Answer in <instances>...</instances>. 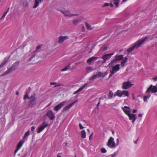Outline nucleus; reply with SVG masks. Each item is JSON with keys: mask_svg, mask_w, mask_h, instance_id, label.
<instances>
[{"mask_svg": "<svg viewBox=\"0 0 157 157\" xmlns=\"http://www.w3.org/2000/svg\"><path fill=\"white\" fill-rule=\"evenodd\" d=\"M19 63L20 62L19 61H16L13 63L11 67L8 68L4 73L1 75V76H2L5 75L13 71H15L18 67Z\"/></svg>", "mask_w": 157, "mask_h": 157, "instance_id": "1", "label": "nucleus"}, {"mask_svg": "<svg viewBox=\"0 0 157 157\" xmlns=\"http://www.w3.org/2000/svg\"><path fill=\"white\" fill-rule=\"evenodd\" d=\"M147 37H145L144 38L138 41V42H137L133 46L128 49L127 50V52L128 53H130L131 52H132L135 48H138L145 41V40L147 39Z\"/></svg>", "mask_w": 157, "mask_h": 157, "instance_id": "2", "label": "nucleus"}, {"mask_svg": "<svg viewBox=\"0 0 157 157\" xmlns=\"http://www.w3.org/2000/svg\"><path fill=\"white\" fill-rule=\"evenodd\" d=\"M59 11L62 13L64 16L65 17H72L74 16H76L77 14H73L71 13L69 10H68L63 9V10H59Z\"/></svg>", "mask_w": 157, "mask_h": 157, "instance_id": "3", "label": "nucleus"}, {"mask_svg": "<svg viewBox=\"0 0 157 157\" xmlns=\"http://www.w3.org/2000/svg\"><path fill=\"white\" fill-rule=\"evenodd\" d=\"M36 94L34 93L29 98V106L30 107H33L36 105Z\"/></svg>", "mask_w": 157, "mask_h": 157, "instance_id": "4", "label": "nucleus"}, {"mask_svg": "<svg viewBox=\"0 0 157 157\" xmlns=\"http://www.w3.org/2000/svg\"><path fill=\"white\" fill-rule=\"evenodd\" d=\"M120 65L119 64H117L115 66L112 67V70L110 71V74L109 78H110L114 75L115 73L119 70L120 69Z\"/></svg>", "mask_w": 157, "mask_h": 157, "instance_id": "5", "label": "nucleus"}, {"mask_svg": "<svg viewBox=\"0 0 157 157\" xmlns=\"http://www.w3.org/2000/svg\"><path fill=\"white\" fill-rule=\"evenodd\" d=\"M116 94L119 97H121L123 95L128 97L129 96V91L123 90L122 91L118 90L116 92Z\"/></svg>", "mask_w": 157, "mask_h": 157, "instance_id": "6", "label": "nucleus"}, {"mask_svg": "<svg viewBox=\"0 0 157 157\" xmlns=\"http://www.w3.org/2000/svg\"><path fill=\"white\" fill-rule=\"evenodd\" d=\"M114 139L112 137H111L109 139L107 143V145L111 148H115L116 147V144L114 141Z\"/></svg>", "mask_w": 157, "mask_h": 157, "instance_id": "7", "label": "nucleus"}, {"mask_svg": "<svg viewBox=\"0 0 157 157\" xmlns=\"http://www.w3.org/2000/svg\"><path fill=\"white\" fill-rule=\"evenodd\" d=\"M114 54V53L113 52L112 53H108L104 55L101 57V58L103 60V61H102V63H105L106 61L109 60Z\"/></svg>", "mask_w": 157, "mask_h": 157, "instance_id": "8", "label": "nucleus"}, {"mask_svg": "<svg viewBox=\"0 0 157 157\" xmlns=\"http://www.w3.org/2000/svg\"><path fill=\"white\" fill-rule=\"evenodd\" d=\"M150 92H151V93H156L157 92V86H153L152 85H151L150 87L147 89L146 93H148Z\"/></svg>", "mask_w": 157, "mask_h": 157, "instance_id": "9", "label": "nucleus"}, {"mask_svg": "<svg viewBox=\"0 0 157 157\" xmlns=\"http://www.w3.org/2000/svg\"><path fill=\"white\" fill-rule=\"evenodd\" d=\"M66 102V101H64L59 103L58 105L55 106L53 108V110L55 111H57L61 109L63 106Z\"/></svg>", "mask_w": 157, "mask_h": 157, "instance_id": "10", "label": "nucleus"}, {"mask_svg": "<svg viewBox=\"0 0 157 157\" xmlns=\"http://www.w3.org/2000/svg\"><path fill=\"white\" fill-rule=\"evenodd\" d=\"M132 84L129 81L125 82L123 83L122 88L123 89H127L130 87Z\"/></svg>", "mask_w": 157, "mask_h": 157, "instance_id": "11", "label": "nucleus"}, {"mask_svg": "<svg viewBox=\"0 0 157 157\" xmlns=\"http://www.w3.org/2000/svg\"><path fill=\"white\" fill-rule=\"evenodd\" d=\"M48 126V124L47 123L45 122H44L42 125L38 127L37 131V133H40Z\"/></svg>", "mask_w": 157, "mask_h": 157, "instance_id": "12", "label": "nucleus"}, {"mask_svg": "<svg viewBox=\"0 0 157 157\" xmlns=\"http://www.w3.org/2000/svg\"><path fill=\"white\" fill-rule=\"evenodd\" d=\"M69 37L68 36H60L59 37L58 43L61 44L66 40L68 39Z\"/></svg>", "mask_w": 157, "mask_h": 157, "instance_id": "13", "label": "nucleus"}, {"mask_svg": "<svg viewBox=\"0 0 157 157\" xmlns=\"http://www.w3.org/2000/svg\"><path fill=\"white\" fill-rule=\"evenodd\" d=\"M46 116L50 120H53L55 118V115L53 114V112L51 110H49L48 111Z\"/></svg>", "mask_w": 157, "mask_h": 157, "instance_id": "14", "label": "nucleus"}, {"mask_svg": "<svg viewBox=\"0 0 157 157\" xmlns=\"http://www.w3.org/2000/svg\"><path fill=\"white\" fill-rule=\"evenodd\" d=\"M122 109L124 113L128 115L131 113V110L130 108L126 106H125L124 107L122 108Z\"/></svg>", "mask_w": 157, "mask_h": 157, "instance_id": "15", "label": "nucleus"}, {"mask_svg": "<svg viewBox=\"0 0 157 157\" xmlns=\"http://www.w3.org/2000/svg\"><path fill=\"white\" fill-rule=\"evenodd\" d=\"M129 117V119L130 120H132V122L133 124H134L135 121L136 120V115L135 114L133 113H130L128 115Z\"/></svg>", "mask_w": 157, "mask_h": 157, "instance_id": "16", "label": "nucleus"}, {"mask_svg": "<svg viewBox=\"0 0 157 157\" xmlns=\"http://www.w3.org/2000/svg\"><path fill=\"white\" fill-rule=\"evenodd\" d=\"M25 140L23 141H22V140H21L19 141L17 145V148L14 151V155H15L16 153L17 152L18 150L21 147L23 144L25 142Z\"/></svg>", "mask_w": 157, "mask_h": 157, "instance_id": "17", "label": "nucleus"}, {"mask_svg": "<svg viewBox=\"0 0 157 157\" xmlns=\"http://www.w3.org/2000/svg\"><path fill=\"white\" fill-rule=\"evenodd\" d=\"M117 62L114 59H113L108 64L107 67L110 68L115 66Z\"/></svg>", "mask_w": 157, "mask_h": 157, "instance_id": "18", "label": "nucleus"}, {"mask_svg": "<svg viewBox=\"0 0 157 157\" xmlns=\"http://www.w3.org/2000/svg\"><path fill=\"white\" fill-rule=\"evenodd\" d=\"M123 59V55H116L115 56L114 59L117 62L118 61H120Z\"/></svg>", "mask_w": 157, "mask_h": 157, "instance_id": "19", "label": "nucleus"}, {"mask_svg": "<svg viewBox=\"0 0 157 157\" xmlns=\"http://www.w3.org/2000/svg\"><path fill=\"white\" fill-rule=\"evenodd\" d=\"M88 85V84L86 83L84 84L82 86H81L78 90L77 91H75L73 93L74 94H76L77 93L79 92L81 90H82L86 86Z\"/></svg>", "mask_w": 157, "mask_h": 157, "instance_id": "20", "label": "nucleus"}, {"mask_svg": "<svg viewBox=\"0 0 157 157\" xmlns=\"http://www.w3.org/2000/svg\"><path fill=\"white\" fill-rule=\"evenodd\" d=\"M128 57L126 56L124 58V59L121 62V67H124L125 66L127 65V62Z\"/></svg>", "mask_w": 157, "mask_h": 157, "instance_id": "21", "label": "nucleus"}, {"mask_svg": "<svg viewBox=\"0 0 157 157\" xmlns=\"http://www.w3.org/2000/svg\"><path fill=\"white\" fill-rule=\"evenodd\" d=\"M9 57H6L4 59L3 61L0 64V68L2 67L8 61Z\"/></svg>", "mask_w": 157, "mask_h": 157, "instance_id": "22", "label": "nucleus"}, {"mask_svg": "<svg viewBox=\"0 0 157 157\" xmlns=\"http://www.w3.org/2000/svg\"><path fill=\"white\" fill-rule=\"evenodd\" d=\"M73 105V103H71L69 105L66 106L63 109V111H66L69 109Z\"/></svg>", "mask_w": 157, "mask_h": 157, "instance_id": "23", "label": "nucleus"}, {"mask_svg": "<svg viewBox=\"0 0 157 157\" xmlns=\"http://www.w3.org/2000/svg\"><path fill=\"white\" fill-rule=\"evenodd\" d=\"M81 21V20L80 19H74L72 21V23L76 25L80 23Z\"/></svg>", "mask_w": 157, "mask_h": 157, "instance_id": "24", "label": "nucleus"}, {"mask_svg": "<svg viewBox=\"0 0 157 157\" xmlns=\"http://www.w3.org/2000/svg\"><path fill=\"white\" fill-rule=\"evenodd\" d=\"M36 51H35L34 52H33L30 55V56H31V57L29 58L28 61H31V59L35 56V55L36 54Z\"/></svg>", "mask_w": 157, "mask_h": 157, "instance_id": "25", "label": "nucleus"}, {"mask_svg": "<svg viewBox=\"0 0 157 157\" xmlns=\"http://www.w3.org/2000/svg\"><path fill=\"white\" fill-rule=\"evenodd\" d=\"M86 133L84 130H83L81 132V137L82 138H85L86 137Z\"/></svg>", "mask_w": 157, "mask_h": 157, "instance_id": "26", "label": "nucleus"}, {"mask_svg": "<svg viewBox=\"0 0 157 157\" xmlns=\"http://www.w3.org/2000/svg\"><path fill=\"white\" fill-rule=\"evenodd\" d=\"M120 1V0H113L112 2H113L115 5L116 7H118Z\"/></svg>", "mask_w": 157, "mask_h": 157, "instance_id": "27", "label": "nucleus"}, {"mask_svg": "<svg viewBox=\"0 0 157 157\" xmlns=\"http://www.w3.org/2000/svg\"><path fill=\"white\" fill-rule=\"evenodd\" d=\"M35 2L34 5L33 6V9L36 8L37 7L39 6L40 3L39 1L38 0H35Z\"/></svg>", "mask_w": 157, "mask_h": 157, "instance_id": "28", "label": "nucleus"}, {"mask_svg": "<svg viewBox=\"0 0 157 157\" xmlns=\"http://www.w3.org/2000/svg\"><path fill=\"white\" fill-rule=\"evenodd\" d=\"M85 24L86 28L88 30H91L94 28V27H91L87 22H85Z\"/></svg>", "mask_w": 157, "mask_h": 157, "instance_id": "29", "label": "nucleus"}, {"mask_svg": "<svg viewBox=\"0 0 157 157\" xmlns=\"http://www.w3.org/2000/svg\"><path fill=\"white\" fill-rule=\"evenodd\" d=\"M107 73H105V75H104L103 73H102L101 72H98L97 74L98 76V78L100 77H105L107 75Z\"/></svg>", "mask_w": 157, "mask_h": 157, "instance_id": "30", "label": "nucleus"}, {"mask_svg": "<svg viewBox=\"0 0 157 157\" xmlns=\"http://www.w3.org/2000/svg\"><path fill=\"white\" fill-rule=\"evenodd\" d=\"M98 58L97 57H92L90 58H89L88 59L87 61V62L88 63H91L94 60V59H97Z\"/></svg>", "mask_w": 157, "mask_h": 157, "instance_id": "31", "label": "nucleus"}, {"mask_svg": "<svg viewBox=\"0 0 157 157\" xmlns=\"http://www.w3.org/2000/svg\"><path fill=\"white\" fill-rule=\"evenodd\" d=\"M71 63H70L68 65L65 67L64 68L62 69L61 71H64L68 70L71 68L70 65Z\"/></svg>", "mask_w": 157, "mask_h": 157, "instance_id": "32", "label": "nucleus"}, {"mask_svg": "<svg viewBox=\"0 0 157 157\" xmlns=\"http://www.w3.org/2000/svg\"><path fill=\"white\" fill-rule=\"evenodd\" d=\"M113 93L111 90L109 91V93L108 95V96L109 99L112 98L113 97Z\"/></svg>", "mask_w": 157, "mask_h": 157, "instance_id": "33", "label": "nucleus"}, {"mask_svg": "<svg viewBox=\"0 0 157 157\" xmlns=\"http://www.w3.org/2000/svg\"><path fill=\"white\" fill-rule=\"evenodd\" d=\"M98 76L97 74L96 75H93L92 77H91L89 79L90 80H92L94 79L95 78H98Z\"/></svg>", "mask_w": 157, "mask_h": 157, "instance_id": "34", "label": "nucleus"}, {"mask_svg": "<svg viewBox=\"0 0 157 157\" xmlns=\"http://www.w3.org/2000/svg\"><path fill=\"white\" fill-rule=\"evenodd\" d=\"M29 132H30L29 130H28L27 132H26L25 133V134L24 135V136L23 137V138L24 139H25V138L29 136Z\"/></svg>", "mask_w": 157, "mask_h": 157, "instance_id": "35", "label": "nucleus"}, {"mask_svg": "<svg viewBox=\"0 0 157 157\" xmlns=\"http://www.w3.org/2000/svg\"><path fill=\"white\" fill-rule=\"evenodd\" d=\"M150 97V95H149L146 96H145L144 97V102H146L147 101V99L149 98Z\"/></svg>", "mask_w": 157, "mask_h": 157, "instance_id": "36", "label": "nucleus"}, {"mask_svg": "<svg viewBox=\"0 0 157 157\" xmlns=\"http://www.w3.org/2000/svg\"><path fill=\"white\" fill-rule=\"evenodd\" d=\"M25 94H26L24 95L23 98V99L25 100L26 98H27L29 99V98H30V97H29L28 94L26 92H25Z\"/></svg>", "mask_w": 157, "mask_h": 157, "instance_id": "37", "label": "nucleus"}, {"mask_svg": "<svg viewBox=\"0 0 157 157\" xmlns=\"http://www.w3.org/2000/svg\"><path fill=\"white\" fill-rule=\"evenodd\" d=\"M23 4L24 6L25 7H26L28 6L29 3L27 1H24L23 2Z\"/></svg>", "mask_w": 157, "mask_h": 157, "instance_id": "38", "label": "nucleus"}, {"mask_svg": "<svg viewBox=\"0 0 157 157\" xmlns=\"http://www.w3.org/2000/svg\"><path fill=\"white\" fill-rule=\"evenodd\" d=\"M101 151L103 153H105L106 152V150L104 148L102 147L101 148Z\"/></svg>", "mask_w": 157, "mask_h": 157, "instance_id": "39", "label": "nucleus"}, {"mask_svg": "<svg viewBox=\"0 0 157 157\" xmlns=\"http://www.w3.org/2000/svg\"><path fill=\"white\" fill-rule=\"evenodd\" d=\"M109 6V4L107 3H106L104 4L103 5L101 6V7H104L106 6Z\"/></svg>", "mask_w": 157, "mask_h": 157, "instance_id": "40", "label": "nucleus"}, {"mask_svg": "<svg viewBox=\"0 0 157 157\" xmlns=\"http://www.w3.org/2000/svg\"><path fill=\"white\" fill-rule=\"evenodd\" d=\"M41 48V46L40 45H39V46H38L36 48V52H39V51H37L40 49Z\"/></svg>", "mask_w": 157, "mask_h": 157, "instance_id": "41", "label": "nucleus"}, {"mask_svg": "<svg viewBox=\"0 0 157 157\" xmlns=\"http://www.w3.org/2000/svg\"><path fill=\"white\" fill-rule=\"evenodd\" d=\"M86 69L88 72H90L92 70V68L90 67H86Z\"/></svg>", "mask_w": 157, "mask_h": 157, "instance_id": "42", "label": "nucleus"}, {"mask_svg": "<svg viewBox=\"0 0 157 157\" xmlns=\"http://www.w3.org/2000/svg\"><path fill=\"white\" fill-rule=\"evenodd\" d=\"M117 152H114L113 154L112 155L111 157H114L117 155Z\"/></svg>", "mask_w": 157, "mask_h": 157, "instance_id": "43", "label": "nucleus"}, {"mask_svg": "<svg viewBox=\"0 0 157 157\" xmlns=\"http://www.w3.org/2000/svg\"><path fill=\"white\" fill-rule=\"evenodd\" d=\"M35 128L34 126H33L31 127V131L33 132H34L35 129Z\"/></svg>", "mask_w": 157, "mask_h": 157, "instance_id": "44", "label": "nucleus"}, {"mask_svg": "<svg viewBox=\"0 0 157 157\" xmlns=\"http://www.w3.org/2000/svg\"><path fill=\"white\" fill-rule=\"evenodd\" d=\"M79 126L80 128L81 129H82L84 128V127L82 125L81 123L79 124Z\"/></svg>", "mask_w": 157, "mask_h": 157, "instance_id": "45", "label": "nucleus"}, {"mask_svg": "<svg viewBox=\"0 0 157 157\" xmlns=\"http://www.w3.org/2000/svg\"><path fill=\"white\" fill-rule=\"evenodd\" d=\"M5 15L4 14H3L2 16L0 19V21L4 19L5 18Z\"/></svg>", "mask_w": 157, "mask_h": 157, "instance_id": "46", "label": "nucleus"}, {"mask_svg": "<svg viewBox=\"0 0 157 157\" xmlns=\"http://www.w3.org/2000/svg\"><path fill=\"white\" fill-rule=\"evenodd\" d=\"M117 145H118L119 144V140L118 138H117Z\"/></svg>", "mask_w": 157, "mask_h": 157, "instance_id": "47", "label": "nucleus"}, {"mask_svg": "<svg viewBox=\"0 0 157 157\" xmlns=\"http://www.w3.org/2000/svg\"><path fill=\"white\" fill-rule=\"evenodd\" d=\"M152 79L155 81H157V76L155 78H152Z\"/></svg>", "mask_w": 157, "mask_h": 157, "instance_id": "48", "label": "nucleus"}, {"mask_svg": "<svg viewBox=\"0 0 157 157\" xmlns=\"http://www.w3.org/2000/svg\"><path fill=\"white\" fill-rule=\"evenodd\" d=\"M100 101L99 100L98 102V104H97V109H99V108L98 107V106L100 105Z\"/></svg>", "mask_w": 157, "mask_h": 157, "instance_id": "49", "label": "nucleus"}, {"mask_svg": "<svg viewBox=\"0 0 157 157\" xmlns=\"http://www.w3.org/2000/svg\"><path fill=\"white\" fill-rule=\"evenodd\" d=\"M109 6H110L111 7H112L113 6V5L111 3H109Z\"/></svg>", "mask_w": 157, "mask_h": 157, "instance_id": "50", "label": "nucleus"}, {"mask_svg": "<svg viewBox=\"0 0 157 157\" xmlns=\"http://www.w3.org/2000/svg\"><path fill=\"white\" fill-rule=\"evenodd\" d=\"M9 9H10L9 8H8V9H7V10H5V13H8V11H9Z\"/></svg>", "mask_w": 157, "mask_h": 157, "instance_id": "51", "label": "nucleus"}, {"mask_svg": "<svg viewBox=\"0 0 157 157\" xmlns=\"http://www.w3.org/2000/svg\"><path fill=\"white\" fill-rule=\"evenodd\" d=\"M107 49V47H105L103 49V51H106Z\"/></svg>", "mask_w": 157, "mask_h": 157, "instance_id": "52", "label": "nucleus"}, {"mask_svg": "<svg viewBox=\"0 0 157 157\" xmlns=\"http://www.w3.org/2000/svg\"><path fill=\"white\" fill-rule=\"evenodd\" d=\"M82 31L83 32H85V28L84 26H82Z\"/></svg>", "mask_w": 157, "mask_h": 157, "instance_id": "53", "label": "nucleus"}, {"mask_svg": "<svg viewBox=\"0 0 157 157\" xmlns=\"http://www.w3.org/2000/svg\"><path fill=\"white\" fill-rule=\"evenodd\" d=\"M142 115H143V114H139L138 115V117H142Z\"/></svg>", "mask_w": 157, "mask_h": 157, "instance_id": "54", "label": "nucleus"}, {"mask_svg": "<svg viewBox=\"0 0 157 157\" xmlns=\"http://www.w3.org/2000/svg\"><path fill=\"white\" fill-rule=\"evenodd\" d=\"M137 112V110L136 109H134L133 110V113H136Z\"/></svg>", "mask_w": 157, "mask_h": 157, "instance_id": "55", "label": "nucleus"}, {"mask_svg": "<svg viewBox=\"0 0 157 157\" xmlns=\"http://www.w3.org/2000/svg\"><path fill=\"white\" fill-rule=\"evenodd\" d=\"M50 84L51 85H55V84H57V83H54V82H51Z\"/></svg>", "mask_w": 157, "mask_h": 157, "instance_id": "56", "label": "nucleus"}, {"mask_svg": "<svg viewBox=\"0 0 157 157\" xmlns=\"http://www.w3.org/2000/svg\"><path fill=\"white\" fill-rule=\"evenodd\" d=\"M138 139H137V140H136V141H134V143H135V144H137V142L138 141Z\"/></svg>", "mask_w": 157, "mask_h": 157, "instance_id": "57", "label": "nucleus"}, {"mask_svg": "<svg viewBox=\"0 0 157 157\" xmlns=\"http://www.w3.org/2000/svg\"><path fill=\"white\" fill-rule=\"evenodd\" d=\"M127 0H122V2H121V4L123 3L126 2L127 1Z\"/></svg>", "mask_w": 157, "mask_h": 157, "instance_id": "58", "label": "nucleus"}, {"mask_svg": "<svg viewBox=\"0 0 157 157\" xmlns=\"http://www.w3.org/2000/svg\"><path fill=\"white\" fill-rule=\"evenodd\" d=\"M77 101H78V100H76L75 101H74V102H73V103H73V105H74L75 103Z\"/></svg>", "mask_w": 157, "mask_h": 157, "instance_id": "59", "label": "nucleus"}, {"mask_svg": "<svg viewBox=\"0 0 157 157\" xmlns=\"http://www.w3.org/2000/svg\"><path fill=\"white\" fill-rule=\"evenodd\" d=\"M61 85L60 84H58V85H56L55 86H54V87H56L57 86H61Z\"/></svg>", "mask_w": 157, "mask_h": 157, "instance_id": "60", "label": "nucleus"}, {"mask_svg": "<svg viewBox=\"0 0 157 157\" xmlns=\"http://www.w3.org/2000/svg\"><path fill=\"white\" fill-rule=\"evenodd\" d=\"M16 94L18 95H19V92L18 91H17L16 92Z\"/></svg>", "mask_w": 157, "mask_h": 157, "instance_id": "61", "label": "nucleus"}, {"mask_svg": "<svg viewBox=\"0 0 157 157\" xmlns=\"http://www.w3.org/2000/svg\"><path fill=\"white\" fill-rule=\"evenodd\" d=\"M38 1H39L40 2H41L43 1V0H39Z\"/></svg>", "mask_w": 157, "mask_h": 157, "instance_id": "62", "label": "nucleus"}, {"mask_svg": "<svg viewBox=\"0 0 157 157\" xmlns=\"http://www.w3.org/2000/svg\"><path fill=\"white\" fill-rule=\"evenodd\" d=\"M57 157H61V156H60V155H57Z\"/></svg>", "mask_w": 157, "mask_h": 157, "instance_id": "63", "label": "nucleus"}, {"mask_svg": "<svg viewBox=\"0 0 157 157\" xmlns=\"http://www.w3.org/2000/svg\"><path fill=\"white\" fill-rule=\"evenodd\" d=\"M51 104V103H50L48 105H47V106H50V105Z\"/></svg>", "mask_w": 157, "mask_h": 157, "instance_id": "64", "label": "nucleus"}]
</instances>
